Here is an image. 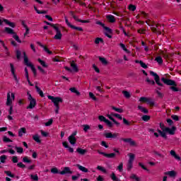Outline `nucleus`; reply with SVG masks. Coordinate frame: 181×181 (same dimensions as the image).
<instances>
[{
	"instance_id": "nucleus-1",
	"label": "nucleus",
	"mask_w": 181,
	"mask_h": 181,
	"mask_svg": "<svg viewBox=\"0 0 181 181\" xmlns=\"http://www.w3.org/2000/svg\"><path fill=\"white\" fill-rule=\"evenodd\" d=\"M160 128L162 129V131L159 129H157V132L160 134V136L162 138H164L165 139H168V136H166V132L168 134H170V135H174L175 134V127H173L172 129L169 127H165V124L163 123H160Z\"/></svg>"
},
{
	"instance_id": "nucleus-2",
	"label": "nucleus",
	"mask_w": 181,
	"mask_h": 181,
	"mask_svg": "<svg viewBox=\"0 0 181 181\" xmlns=\"http://www.w3.org/2000/svg\"><path fill=\"white\" fill-rule=\"evenodd\" d=\"M161 81H163V83H164L166 86H173L170 87V89L173 91H179V88H176L177 84L175 81L163 77L161 78Z\"/></svg>"
},
{
	"instance_id": "nucleus-3",
	"label": "nucleus",
	"mask_w": 181,
	"mask_h": 181,
	"mask_svg": "<svg viewBox=\"0 0 181 181\" xmlns=\"http://www.w3.org/2000/svg\"><path fill=\"white\" fill-rule=\"evenodd\" d=\"M151 29L152 32L158 33V35H162V31H163V27L160 24H153Z\"/></svg>"
},
{
	"instance_id": "nucleus-4",
	"label": "nucleus",
	"mask_w": 181,
	"mask_h": 181,
	"mask_svg": "<svg viewBox=\"0 0 181 181\" xmlns=\"http://www.w3.org/2000/svg\"><path fill=\"white\" fill-rule=\"evenodd\" d=\"M47 97H48V99L51 100V101L54 103V107H56V108H59V103H63V99L62 98L54 97L52 95H48Z\"/></svg>"
},
{
	"instance_id": "nucleus-5",
	"label": "nucleus",
	"mask_w": 181,
	"mask_h": 181,
	"mask_svg": "<svg viewBox=\"0 0 181 181\" xmlns=\"http://www.w3.org/2000/svg\"><path fill=\"white\" fill-rule=\"evenodd\" d=\"M27 95H28V100H30V104L27 107V110H33L35 107H36V99L33 98L32 97V95L29 93V92L27 93Z\"/></svg>"
},
{
	"instance_id": "nucleus-6",
	"label": "nucleus",
	"mask_w": 181,
	"mask_h": 181,
	"mask_svg": "<svg viewBox=\"0 0 181 181\" xmlns=\"http://www.w3.org/2000/svg\"><path fill=\"white\" fill-rule=\"evenodd\" d=\"M128 156L129 158L127 163V170L129 171L132 169V163H134V160H135V154L130 153L128 154Z\"/></svg>"
},
{
	"instance_id": "nucleus-7",
	"label": "nucleus",
	"mask_w": 181,
	"mask_h": 181,
	"mask_svg": "<svg viewBox=\"0 0 181 181\" xmlns=\"http://www.w3.org/2000/svg\"><path fill=\"white\" fill-rule=\"evenodd\" d=\"M150 74L154 77V80L157 85H158L160 87H163V83H160V78L158 74L151 71Z\"/></svg>"
},
{
	"instance_id": "nucleus-8",
	"label": "nucleus",
	"mask_w": 181,
	"mask_h": 181,
	"mask_svg": "<svg viewBox=\"0 0 181 181\" xmlns=\"http://www.w3.org/2000/svg\"><path fill=\"white\" fill-rule=\"evenodd\" d=\"M15 100V93H11H11H7V101H6V105H12V101Z\"/></svg>"
},
{
	"instance_id": "nucleus-9",
	"label": "nucleus",
	"mask_w": 181,
	"mask_h": 181,
	"mask_svg": "<svg viewBox=\"0 0 181 181\" xmlns=\"http://www.w3.org/2000/svg\"><path fill=\"white\" fill-rule=\"evenodd\" d=\"M98 153L100 155H103L105 158H108V159H112L115 158V153H107L105 152H101L100 150H98Z\"/></svg>"
},
{
	"instance_id": "nucleus-10",
	"label": "nucleus",
	"mask_w": 181,
	"mask_h": 181,
	"mask_svg": "<svg viewBox=\"0 0 181 181\" xmlns=\"http://www.w3.org/2000/svg\"><path fill=\"white\" fill-rule=\"evenodd\" d=\"M104 136L107 139H115L118 138L119 136V133H111V132H107L104 134Z\"/></svg>"
},
{
	"instance_id": "nucleus-11",
	"label": "nucleus",
	"mask_w": 181,
	"mask_h": 181,
	"mask_svg": "<svg viewBox=\"0 0 181 181\" xmlns=\"http://www.w3.org/2000/svg\"><path fill=\"white\" fill-rule=\"evenodd\" d=\"M71 175L73 174V171L70 170L69 167H65L62 171L59 173V175Z\"/></svg>"
},
{
	"instance_id": "nucleus-12",
	"label": "nucleus",
	"mask_w": 181,
	"mask_h": 181,
	"mask_svg": "<svg viewBox=\"0 0 181 181\" xmlns=\"http://www.w3.org/2000/svg\"><path fill=\"white\" fill-rule=\"evenodd\" d=\"M68 140L69 141V144H71V145H76V142H77V139H76V137H73L72 136H69L68 137Z\"/></svg>"
},
{
	"instance_id": "nucleus-13",
	"label": "nucleus",
	"mask_w": 181,
	"mask_h": 181,
	"mask_svg": "<svg viewBox=\"0 0 181 181\" xmlns=\"http://www.w3.org/2000/svg\"><path fill=\"white\" fill-rule=\"evenodd\" d=\"M37 43L39 46H40V47H43L45 52L48 53V54H53V52L52 51H49V49L46 47V46L43 45L41 42H37Z\"/></svg>"
},
{
	"instance_id": "nucleus-14",
	"label": "nucleus",
	"mask_w": 181,
	"mask_h": 181,
	"mask_svg": "<svg viewBox=\"0 0 181 181\" xmlns=\"http://www.w3.org/2000/svg\"><path fill=\"white\" fill-rule=\"evenodd\" d=\"M3 22H4L6 25H8L11 28H16V24L15 23L10 22L8 19L3 18Z\"/></svg>"
},
{
	"instance_id": "nucleus-15",
	"label": "nucleus",
	"mask_w": 181,
	"mask_h": 181,
	"mask_svg": "<svg viewBox=\"0 0 181 181\" xmlns=\"http://www.w3.org/2000/svg\"><path fill=\"white\" fill-rule=\"evenodd\" d=\"M164 174L168 175V176H170V177H176V175H177V173L175 170L165 172Z\"/></svg>"
},
{
	"instance_id": "nucleus-16",
	"label": "nucleus",
	"mask_w": 181,
	"mask_h": 181,
	"mask_svg": "<svg viewBox=\"0 0 181 181\" xmlns=\"http://www.w3.org/2000/svg\"><path fill=\"white\" fill-rule=\"evenodd\" d=\"M106 19H107L110 23H115V17L112 15H107L106 16Z\"/></svg>"
},
{
	"instance_id": "nucleus-17",
	"label": "nucleus",
	"mask_w": 181,
	"mask_h": 181,
	"mask_svg": "<svg viewBox=\"0 0 181 181\" xmlns=\"http://www.w3.org/2000/svg\"><path fill=\"white\" fill-rule=\"evenodd\" d=\"M71 67L72 68L73 71H75V73H78V66H77V64L74 63V61L71 62Z\"/></svg>"
},
{
	"instance_id": "nucleus-18",
	"label": "nucleus",
	"mask_w": 181,
	"mask_h": 181,
	"mask_svg": "<svg viewBox=\"0 0 181 181\" xmlns=\"http://www.w3.org/2000/svg\"><path fill=\"white\" fill-rule=\"evenodd\" d=\"M76 167L78 169H79V170H81V172H84V173H87L88 172V169L83 165H81L80 164H77Z\"/></svg>"
},
{
	"instance_id": "nucleus-19",
	"label": "nucleus",
	"mask_w": 181,
	"mask_h": 181,
	"mask_svg": "<svg viewBox=\"0 0 181 181\" xmlns=\"http://www.w3.org/2000/svg\"><path fill=\"white\" fill-rule=\"evenodd\" d=\"M4 30L6 33H8V35H15V32L13 31V30L11 28H8V27H6L4 28Z\"/></svg>"
},
{
	"instance_id": "nucleus-20",
	"label": "nucleus",
	"mask_w": 181,
	"mask_h": 181,
	"mask_svg": "<svg viewBox=\"0 0 181 181\" xmlns=\"http://www.w3.org/2000/svg\"><path fill=\"white\" fill-rule=\"evenodd\" d=\"M76 152L79 153V155H86L87 153V149H83L81 148H78L76 149Z\"/></svg>"
},
{
	"instance_id": "nucleus-21",
	"label": "nucleus",
	"mask_w": 181,
	"mask_h": 181,
	"mask_svg": "<svg viewBox=\"0 0 181 181\" xmlns=\"http://www.w3.org/2000/svg\"><path fill=\"white\" fill-rule=\"evenodd\" d=\"M24 63L25 66H28V67H32L33 66L32 63L29 62V59L28 57H24Z\"/></svg>"
},
{
	"instance_id": "nucleus-22",
	"label": "nucleus",
	"mask_w": 181,
	"mask_h": 181,
	"mask_svg": "<svg viewBox=\"0 0 181 181\" xmlns=\"http://www.w3.org/2000/svg\"><path fill=\"white\" fill-rule=\"evenodd\" d=\"M23 134H26V128L22 127L18 130V136H23Z\"/></svg>"
},
{
	"instance_id": "nucleus-23",
	"label": "nucleus",
	"mask_w": 181,
	"mask_h": 181,
	"mask_svg": "<svg viewBox=\"0 0 181 181\" xmlns=\"http://www.w3.org/2000/svg\"><path fill=\"white\" fill-rule=\"evenodd\" d=\"M36 91L40 95L42 98L45 97V94H43V90H41L39 86H35Z\"/></svg>"
},
{
	"instance_id": "nucleus-24",
	"label": "nucleus",
	"mask_w": 181,
	"mask_h": 181,
	"mask_svg": "<svg viewBox=\"0 0 181 181\" xmlns=\"http://www.w3.org/2000/svg\"><path fill=\"white\" fill-rule=\"evenodd\" d=\"M138 108L140 111H141V112H144V114H148V112H149V110H148V109H146L141 105H139Z\"/></svg>"
},
{
	"instance_id": "nucleus-25",
	"label": "nucleus",
	"mask_w": 181,
	"mask_h": 181,
	"mask_svg": "<svg viewBox=\"0 0 181 181\" xmlns=\"http://www.w3.org/2000/svg\"><path fill=\"white\" fill-rule=\"evenodd\" d=\"M33 139L35 141L37 144H40L42 141H40V137L39 136V134H35L33 136Z\"/></svg>"
},
{
	"instance_id": "nucleus-26",
	"label": "nucleus",
	"mask_w": 181,
	"mask_h": 181,
	"mask_svg": "<svg viewBox=\"0 0 181 181\" xmlns=\"http://www.w3.org/2000/svg\"><path fill=\"white\" fill-rule=\"evenodd\" d=\"M62 36L63 35H62V31H61V32L57 33V34L54 37V39H55L56 40H60Z\"/></svg>"
},
{
	"instance_id": "nucleus-27",
	"label": "nucleus",
	"mask_w": 181,
	"mask_h": 181,
	"mask_svg": "<svg viewBox=\"0 0 181 181\" xmlns=\"http://www.w3.org/2000/svg\"><path fill=\"white\" fill-rule=\"evenodd\" d=\"M119 46L122 49V50L126 52V53H128V54L131 53V51L128 50V49H127V47H125V45H124L123 43H120Z\"/></svg>"
},
{
	"instance_id": "nucleus-28",
	"label": "nucleus",
	"mask_w": 181,
	"mask_h": 181,
	"mask_svg": "<svg viewBox=\"0 0 181 181\" xmlns=\"http://www.w3.org/2000/svg\"><path fill=\"white\" fill-rule=\"evenodd\" d=\"M100 43H104V40L101 37H97L95 40V45H100Z\"/></svg>"
},
{
	"instance_id": "nucleus-29",
	"label": "nucleus",
	"mask_w": 181,
	"mask_h": 181,
	"mask_svg": "<svg viewBox=\"0 0 181 181\" xmlns=\"http://www.w3.org/2000/svg\"><path fill=\"white\" fill-rule=\"evenodd\" d=\"M146 103H147V104H149V105H151V107H153V105H155V103L151 98H147V100Z\"/></svg>"
},
{
	"instance_id": "nucleus-30",
	"label": "nucleus",
	"mask_w": 181,
	"mask_h": 181,
	"mask_svg": "<svg viewBox=\"0 0 181 181\" xmlns=\"http://www.w3.org/2000/svg\"><path fill=\"white\" fill-rule=\"evenodd\" d=\"M110 177H111L112 180H113V181H120L119 178H118L117 177V175H115V173H112Z\"/></svg>"
},
{
	"instance_id": "nucleus-31",
	"label": "nucleus",
	"mask_w": 181,
	"mask_h": 181,
	"mask_svg": "<svg viewBox=\"0 0 181 181\" xmlns=\"http://www.w3.org/2000/svg\"><path fill=\"white\" fill-rule=\"evenodd\" d=\"M99 60L101 62L102 64H105V66L106 64H108V61L104 57H99Z\"/></svg>"
},
{
	"instance_id": "nucleus-32",
	"label": "nucleus",
	"mask_w": 181,
	"mask_h": 181,
	"mask_svg": "<svg viewBox=\"0 0 181 181\" xmlns=\"http://www.w3.org/2000/svg\"><path fill=\"white\" fill-rule=\"evenodd\" d=\"M141 119L143 121H145L146 122H148V121H149V119H151V116L144 115L142 116Z\"/></svg>"
},
{
	"instance_id": "nucleus-33",
	"label": "nucleus",
	"mask_w": 181,
	"mask_h": 181,
	"mask_svg": "<svg viewBox=\"0 0 181 181\" xmlns=\"http://www.w3.org/2000/svg\"><path fill=\"white\" fill-rule=\"evenodd\" d=\"M13 39H15V40L16 42H18V43H22V41L21 40V39H19V36H18V35H16V33H15V34H13Z\"/></svg>"
},
{
	"instance_id": "nucleus-34",
	"label": "nucleus",
	"mask_w": 181,
	"mask_h": 181,
	"mask_svg": "<svg viewBox=\"0 0 181 181\" xmlns=\"http://www.w3.org/2000/svg\"><path fill=\"white\" fill-rule=\"evenodd\" d=\"M69 90H71V93H74L76 95H80V92H78L76 88H71Z\"/></svg>"
},
{
	"instance_id": "nucleus-35",
	"label": "nucleus",
	"mask_w": 181,
	"mask_h": 181,
	"mask_svg": "<svg viewBox=\"0 0 181 181\" xmlns=\"http://www.w3.org/2000/svg\"><path fill=\"white\" fill-rule=\"evenodd\" d=\"M59 24H52V28H53L54 29V30L56 31V33H59L61 32L60 29H59Z\"/></svg>"
},
{
	"instance_id": "nucleus-36",
	"label": "nucleus",
	"mask_w": 181,
	"mask_h": 181,
	"mask_svg": "<svg viewBox=\"0 0 181 181\" xmlns=\"http://www.w3.org/2000/svg\"><path fill=\"white\" fill-rule=\"evenodd\" d=\"M122 94H124V95L126 98H131V94L127 90H123Z\"/></svg>"
},
{
	"instance_id": "nucleus-37",
	"label": "nucleus",
	"mask_w": 181,
	"mask_h": 181,
	"mask_svg": "<svg viewBox=\"0 0 181 181\" xmlns=\"http://www.w3.org/2000/svg\"><path fill=\"white\" fill-rule=\"evenodd\" d=\"M130 179H132L133 180H136V181H139L141 180L138 176H136V175L135 174H132L130 176Z\"/></svg>"
},
{
	"instance_id": "nucleus-38",
	"label": "nucleus",
	"mask_w": 181,
	"mask_h": 181,
	"mask_svg": "<svg viewBox=\"0 0 181 181\" xmlns=\"http://www.w3.org/2000/svg\"><path fill=\"white\" fill-rule=\"evenodd\" d=\"M97 169L98 170H100V172H103V173H107V170H105V168L101 167V165H98Z\"/></svg>"
},
{
	"instance_id": "nucleus-39",
	"label": "nucleus",
	"mask_w": 181,
	"mask_h": 181,
	"mask_svg": "<svg viewBox=\"0 0 181 181\" xmlns=\"http://www.w3.org/2000/svg\"><path fill=\"white\" fill-rule=\"evenodd\" d=\"M38 62H39L40 64H41V66H42V67L47 68V64H46V62H45V61H43L40 59H38Z\"/></svg>"
},
{
	"instance_id": "nucleus-40",
	"label": "nucleus",
	"mask_w": 181,
	"mask_h": 181,
	"mask_svg": "<svg viewBox=\"0 0 181 181\" xmlns=\"http://www.w3.org/2000/svg\"><path fill=\"white\" fill-rule=\"evenodd\" d=\"M71 29H74L75 30H78V32H83V28L81 27H76L72 25V26L71 27Z\"/></svg>"
},
{
	"instance_id": "nucleus-41",
	"label": "nucleus",
	"mask_w": 181,
	"mask_h": 181,
	"mask_svg": "<svg viewBox=\"0 0 181 181\" xmlns=\"http://www.w3.org/2000/svg\"><path fill=\"white\" fill-rule=\"evenodd\" d=\"M15 149L17 151V153H23V148L22 147L16 146Z\"/></svg>"
},
{
	"instance_id": "nucleus-42",
	"label": "nucleus",
	"mask_w": 181,
	"mask_h": 181,
	"mask_svg": "<svg viewBox=\"0 0 181 181\" xmlns=\"http://www.w3.org/2000/svg\"><path fill=\"white\" fill-rule=\"evenodd\" d=\"M117 170L119 172H122L124 170V163H120L119 165L117 166Z\"/></svg>"
},
{
	"instance_id": "nucleus-43",
	"label": "nucleus",
	"mask_w": 181,
	"mask_h": 181,
	"mask_svg": "<svg viewBox=\"0 0 181 181\" xmlns=\"http://www.w3.org/2000/svg\"><path fill=\"white\" fill-rule=\"evenodd\" d=\"M112 108L115 111H116V112H119V113L124 112V110H122V109H121V108H117V107H114V106H112Z\"/></svg>"
},
{
	"instance_id": "nucleus-44",
	"label": "nucleus",
	"mask_w": 181,
	"mask_h": 181,
	"mask_svg": "<svg viewBox=\"0 0 181 181\" xmlns=\"http://www.w3.org/2000/svg\"><path fill=\"white\" fill-rule=\"evenodd\" d=\"M10 67H11V74H14L15 71H16V69H15V66H13V64L10 63Z\"/></svg>"
},
{
	"instance_id": "nucleus-45",
	"label": "nucleus",
	"mask_w": 181,
	"mask_h": 181,
	"mask_svg": "<svg viewBox=\"0 0 181 181\" xmlns=\"http://www.w3.org/2000/svg\"><path fill=\"white\" fill-rule=\"evenodd\" d=\"M146 81L151 84V86H155V81L149 79V78H146Z\"/></svg>"
},
{
	"instance_id": "nucleus-46",
	"label": "nucleus",
	"mask_w": 181,
	"mask_h": 181,
	"mask_svg": "<svg viewBox=\"0 0 181 181\" xmlns=\"http://www.w3.org/2000/svg\"><path fill=\"white\" fill-rule=\"evenodd\" d=\"M156 60L157 63H158V64H162V63H163V59H162V57H157L156 58Z\"/></svg>"
},
{
	"instance_id": "nucleus-47",
	"label": "nucleus",
	"mask_w": 181,
	"mask_h": 181,
	"mask_svg": "<svg viewBox=\"0 0 181 181\" xmlns=\"http://www.w3.org/2000/svg\"><path fill=\"white\" fill-rule=\"evenodd\" d=\"M23 162H24V163H30L32 160H29V158H28V156H25L23 158Z\"/></svg>"
},
{
	"instance_id": "nucleus-48",
	"label": "nucleus",
	"mask_w": 181,
	"mask_h": 181,
	"mask_svg": "<svg viewBox=\"0 0 181 181\" xmlns=\"http://www.w3.org/2000/svg\"><path fill=\"white\" fill-rule=\"evenodd\" d=\"M30 177L32 180H35V181L39 180V177L37 176V175H30Z\"/></svg>"
},
{
	"instance_id": "nucleus-49",
	"label": "nucleus",
	"mask_w": 181,
	"mask_h": 181,
	"mask_svg": "<svg viewBox=\"0 0 181 181\" xmlns=\"http://www.w3.org/2000/svg\"><path fill=\"white\" fill-rule=\"evenodd\" d=\"M105 123L107 125V127H108L109 128H112V127H113L112 122H110V120H108L107 119L106 122H105Z\"/></svg>"
},
{
	"instance_id": "nucleus-50",
	"label": "nucleus",
	"mask_w": 181,
	"mask_h": 181,
	"mask_svg": "<svg viewBox=\"0 0 181 181\" xmlns=\"http://www.w3.org/2000/svg\"><path fill=\"white\" fill-rule=\"evenodd\" d=\"M129 11H132V12H134V11L136 9V6H135L134 5L130 4L129 6Z\"/></svg>"
},
{
	"instance_id": "nucleus-51",
	"label": "nucleus",
	"mask_w": 181,
	"mask_h": 181,
	"mask_svg": "<svg viewBox=\"0 0 181 181\" xmlns=\"http://www.w3.org/2000/svg\"><path fill=\"white\" fill-rule=\"evenodd\" d=\"M4 173L7 175V176H9L10 177H15V175L12 174L11 171H4Z\"/></svg>"
},
{
	"instance_id": "nucleus-52",
	"label": "nucleus",
	"mask_w": 181,
	"mask_h": 181,
	"mask_svg": "<svg viewBox=\"0 0 181 181\" xmlns=\"http://www.w3.org/2000/svg\"><path fill=\"white\" fill-rule=\"evenodd\" d=\"M89 97H90V98H92V100H93L94 101H97V98L95 97V95H94V93L90 92Z\"/></svg>"
},
{
	"instance_id": "nucleus-53",
	"label": "nucleus",
	"mask_w": 181,
	"mask_h": 181,
	"mask_svg": "<svg viewBox=\"0 0 181 181\" xmlns=\"http://www.w3.org/2000/svg\"><path fill=\"white\" fill-rule=\"evenodd\" d=\"M0 160L1 163H5V160H6V156L3 155L0 157Z\"/></svg>"
},
{
	"instance_id": "nucleus-54",
	"label": "nucleus",
	"mask_w": 181,
	"mask_h": 181,
	"mask_svg": "<svg viewBox=\"0 0 181 181\" xmlns=\"http://www.w3.org/2000/svg\"><path fill=\"white\" fill-rule=\"evenodd\" d=\"M98 119H100L101 122H105L107 120V118H105V117L103 116V115H100L98 117Z\"/></svg>"
},
{
	"instance_id": "nucleus-55",
	"label": "nucleus",
	"mask_w": 181,
	"mask_h": 181,
	"mask_svg": "<svg viewBox=\"0 0 181 181\" xmlns=\"http://www.w3.org/2000/svg\"><path fill=\"white\" fill-rule=\"evenodd\" d=\"M51 173H54V175H56V174L59 173V170H57V168H53L51 169Z\"/></svg>"
},
{
	"instance_id": "nucleus-56",
	"label": "nucleus",
	"mask_w": 181,
	"mask_h": 181,
	"mask_svg": "<svg viewBox=\"0 0 181 181\" xmlns=\"http://www.w3.org/2000/svg\"><path fill=\"white\" fill-rule=\"evenodd\" d=\"M103 29L106 30L107 33H112V30L107 26H105Z\"/></svg>"
},
{
	"instance_id": "nucleus-57",
	"label": "nucleus",
	"mask_w": 181,
	"mask_h": 181,
	"mask_svg": "<svg viewBox=\"0 0 181 181\" xmlns=\"http://www.w3.org/2000/svg\"><path fill=\"white\" fill-rule=\"evenodd\" d=\"M16 58L18 59V60H19V59H21V56L22 55V52H21V51L17 50L16 52Z\"/></svg>"
},
{
	"instance_id": "nucleus-58",
	"label": "nucleus",
	"mask_w": 181,
	"mask_h": 181,
	"mask_svg": "<svg viewBox=\"0 0 181 181\" xmlns=\"http://www.w3.org/2000/svg\"><path fill=\"white\" fill-rule=\"evenodd\" d=\"M139 166L142 168L144 170H146V172H149V169H147L146 167H145L144 164H142V163H139Z\"/></svg>"
},
{
	"instance_id": "nucleus-59",
	"label": "nucleus",
	"mask_w": 181,
	"mask_h": 181,
	"mask_svg": "<svg viewBox=\"0 0 181 181\" xmlns=\"http://www.w3.org/2000/svg\"><path fill=\"white\" fill-rule=\"evenodd\" d=\"M53 124V119H50L48 122L45 123V127H50Z\"/></svg>"
},
{
	"instance_id": "nucleus-60",
	"label": "nucleus",
	"mask_w": 181,
	"mask_h": 181,
	"mask_svg": "<svg viewBox=\"0 0 181 181\" xmlns=\"http://www.w3.org/2000/svg\"><path fill=\"white\" fill-rule=\"evenodd\" d=\"M17 166L18 168H21L22 169H24V168H26V165L25 164H23L22 162L17 163Z\"/></svg>"
},
{
	"instance_id": "nucleus-61",
	"label": "nucleus",
	"mask_w": 181,
	"mask_h": 181,
	"mask_svg": "<svg viewBox=\"0 0 181 181\" xmlns=\"http://www.w3.org/2000/svg\"><path fill=\"white\" fill-rule=\"evenodd\" d=\"M88 129H90V126H88V124H84L83 125V131L85 132H87L88 131Z\"/></svg>"
},
{
	"instance_id": "nucleus-62",
	"label": "nucleus",
	"mask_w": 181,
	"mask_h": 181,
	"mask_svg": "<svg viewBox=\"0 0 181 181\" xmlns=\"http://www.w3.org/2000/svg\"><path fill=\"white\" fill-rule=\"evenodd\" d=\"M30 69H31L35 77H36V74H36V68H35V66L33 65L32 66H30Z\"/></svg>"
},
{
	"instance_id": "nucleus-63",
	"label": "nucleus",
	"mask_w": 181,
	"mask_h": 181,
	"mask_svg": "<svg viewBox=\"0 0 181 181\" xmlns=\"http://www.w3.org/2000/svg\"><path fill=\"white\" fill-rule=\"evenodd\" d=\"M3 141H4V142H12V140H11V139H9L6 136L3 137Z\"/></svg>"
},
{
	"instance_id": "nucleus-64",
	"label": "nucleus",
	"mask_w": 181,
	"mask_h": 181,
	"mask_svg": "<svg viewBox=\"0 0 181 181\" xmlns=\"http://www.w3.org/2000/svg\"><path fill=\"white\" fill-rule=\"evenodd\" d=\"M140 65L141 66V67H143V69H147L148 66L146 65V64L144 63V62L140 61Z\"/></svg>"
}]
</instances>
